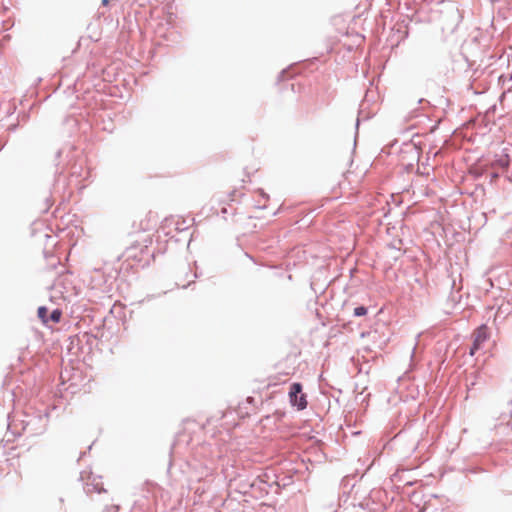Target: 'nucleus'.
Instances as JSON below:
<instances>
[{"mask_svg":"<svg viewBox=\"0 0 512 512\" xmlns=\"http://www.w3.org/2000/svg\"><path fill=\"white\" fill-rule=\"evenodd\" d=\"M473 344L470 349V355L473 356L475 353L483 347V344L490 338V332L486 325H481L474 330L472 334Z\"/></svg>","mask_w":512,"mask_h":512,"instance_id":"f257e3e1","label":"nucleus"},{"mask_svg":"<svg viewBox=\"0 0 512 512\" xmlns=\"http://www.w3.org/2000/svg\"><path fill=\"white\" fill-rule=\"evenodd\" d=\"M289 399L293 406L299 410H303L307 406L306 395L302 392V385L300 383H293L289 391Z\"/></svg>","mask_w":512,"mask_h":512,"instance_id":"f03ea898","label":"nucleus"},{"mask_svg":"<svg viewBox=\"0 0 512 512\" xmlns=\"http://www.w3.org/2000/svg\"><path fill=\"white\" fill-rule=\"evenodd\" d=\"M87 487H88V492L101 493V492L105 491L103 482L101 481L100 478H97V477H92L90 482L87 483Z\"/></svg>","mask_w":512,"mask_h":512,"instance_id":"7ed1b4c3","label":"nucleus"},{"mask_svg":"<svg viewBox=\"0 0 512 512\" xmlns=\"http://www.w3.org/2000/svg\"><path fill=\"white\" fill-rule=\"evenodd\" d=\"M47 313H48V309L44 306L39 307L37 310L38 317L41 319V321L44 324H47V322H48Z\"/></svg>","mask_w":512,"mask_h":512,"instance_id":"20e7f679","label":"nucleus"},{"mask_svg":"<svg viewBox=\"0 0 512 512\" xmlns=\"http://www.w3.org/2000/svg\"><path fill=\"white\" fill-rule=\"evenodd\" d=\"M61 316H62V312L59 310V309H55L52 311V313L50 314V319L54 322V323H58L61 319Z\"/></svg>","mask_w":512,"mask_h":512,"instance_id":"39448f33","label":"nucleus"},{"mask_svg":"<svg viewBox=\"0 0 512 512\" xmlns=\"http://www.w3.org/2000/svg\"><path fill=\"white\" fill-rule=\"evenodd\" d=\"M367 314V308L364 306H359L354 309L355 316H364Z\"/></svg>","mask_w":512,"mask_h":512,"instance_id":"423d86ee","label":"nucleus"},{"mask_svg":"<svg viewBox=\"0 0 512 512\" xmlns=\"http://www.w3.org/2000/svg\"><path fill=\"white\" fill-rule=\"evenodd\" d=\"M145 222H146V223H145V225H144L143 229H144V230H149V229H151V226L149 225V223H150V218H149V217H146Z\"/></svg>","mask_w":512,"mask_h":512,"instance_id":"0eeeda50","label":"nucleus"},{"mask_svg":"<svg viewBox=\"0 0 512 512\" xmlns=\"http://www.w3.org/2000/svg\"><path fill=\"white\" fill-rule=\"evenodd\" d=\"M102 5L107 6L109 4V0H101Z\"/></svg>","mask_w":512,"mask_h":512,"instance_id":"6e6552de","label":"nucleus"}]
</instances>
